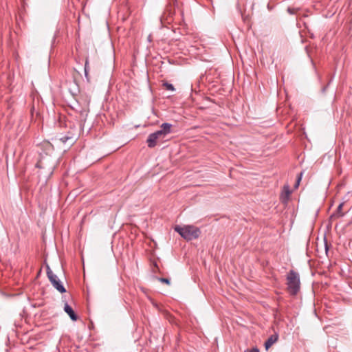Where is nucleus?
I'll return each instance as SVG.
<instances>
[{
  "mask_svg": "<svg viewBox=\"0 0 352 352\" xmlns=\"http://www.w3.org/2000/svg\"><path fill=\"white\" fill-rule=\"evenodd\" d=\"M173 125L170 123H163L160 129L148 135L146 144L148 148H154L158 142H163L168 135L172 133Z\"/></svg>",
  "mask_w": 352,
  "mask_h": 352,
  "instance_id": "1",
  "label": "nucleus"
},
{
  "mask_svg": "<svg viewBox=\"0 0 352 352\" xmlns=\"http://www.w3.org/2000/svg\"><path fill=\"white\" fill-rule=\"evenodd\" d=\"M287 289L292 296H296L300 288L299 274L294 270H290L287 275Z\"/></svg>",
  "mask_w": 352,
  "mask_h": 352,
  "instance_id": "2",
  "label": "nucleus"
},
{
  "mask_svg": "<svg viewBox=\"0 0 352 352\" xmlns=\"http://www.w3.org/2000/svg\"><path fill=\"white\" fill-rule=\"evenodd\" d=\"M175 231L187 241L197 239L201 233L200 230L194 226H185L184 227L176 226Z\"/></svg>",
  "mask_w": 352,
  "mask_h": 352,
  "instance_id": "3",
  "label": "nucleus"
},
{
  "mask_svg": "<svg viewBox=\"0 0 352 352\" xmlns=\"http://www.w3.org/2000/svg\"><path fill=\"white\" fill-rule=\"evenodd\" d=\"M47 276L52 284V285L60 293L66 292L65 287L62 285L61 282L56 274L50 270L49 267L47 269Z\"/></svg>",
  "mask_w": 352,
  "mask_h": 352,
  "instance_id": "4",
  "label": "nucleus"
},
{
  "mask_svg": "<svg viewBox=\"0 0 352 352\" xmlns=\"http://www.w3.org/2000/svg\"><path fill=\"white\" fill-rule=\"evenodd\" d=\"M64 311L69 315L72 320L76 321L78 320V316L67 302L64 305Z\"/></svg>",
  "mask_w": 352,
  "mask_h": 352,
  "instance_id": "5",
  "label": "nucleus"
},
{
  "mask_svg": "<svg viewBox=\"0 0 352 352\" xmlns=\"http://www.w3.org/2000/svg\"><path fill=\"white\" fill-rule=\"evenodd\" d=\"M278 336L277 334L270 336L265 342V348L268 350L275 342H277Z\"/></svg>",
  "mask_w": 352,
  "mask_h": 352,
  "instance_id": "6",
  "label": "nucleus"
},
{
  "mask_svg": "<svg viewBox=\"0 0 352 352\" xmlns=\"http://www.w3.org/2000/svg\"><path fill=\"white\" fill-rule=\"evenodd\" d=\"M89 58H87L85 63V76L88 82H89Z\"/></svg>",
  "mask_w": 352,
  "mask_h": 352,
  "instance_id": "7",
  "label": "nucleus"
},
{
  "mask_svg": "<svg viewBox=\"0 0 352 352\" xmlns=\"http://www.w3.org/2000/svg\"><path fill=\"white\" fill-rule=\"evenodd\" d=\"M343 205H344V203H341L339 204V206H338V208L336 210V213L334 214L333 216H335V215H337L338 217H343L344 216V213L341 212Z\"/></svg>",
  "mask_w": 352,
  "mask_h": 352,
  "instance_id": "8",
  "label": "nucleus"
},
{
  "mask_svg": "<svg viewBox=\"0 0 352 352\" xmlns=\"http://www.w3.org/2000/svg\"><path fill=\"white\" fill-rule=\"evenodd\" d=\"M162 85L167 90H169V91H174L175 90L174 86L172 84H170V83H169L168 82H163Z\"/></svg>",
  "mask_w": 352,
  "mask_h": 352,
  "instance_id": "9",
  "label": "nucleus"
},
{
  "mask_svg": "<svg viewBox=\"0 0 352 352\" xmlns=\"http://www.w3.org/2000/svg\"><path fill=\"white\" fill-rule=\"evenodd\" d=\"M69 140H73V138L69 135H63L61 138H60V140L63 143L67 142Z\"/></svg>",
  "mask_w": 352,
  "mask_h": 352,
  "instance_id": "10",
  "label": "nucleus"
},
{
  "mask_svg": "<svg viewBox=\"0 0 352 352\" xmlns=\"http://www.w3.org/2000/svg\"><path fill=\"white\" fill-rule=\"evenodd\" d=\"M302 173H300L298 175L297 180H296V184H295V188H298V187L299 184H300V182L301 178H302Z\"/></svg>",
  "mask_w": 352,
  "mask_h": 352,
  "instance_id": "11",
  "label": "nucleus"
},
{
  "mask_svg": "<svg viewBox=\"0 0 352 352\" xmlns=\"http://www.w3.org/2000/svg\"><path fill=\"white\" fill-rule=\"evenodd\" d=\"M159 280L163 283H166L167 285H169L170 284V280L168 278H159Z\"/></svg>",
  "mask_w": 352,
  "mask_h": 352,
  "instance_id": "12",
  "label": "nucleus"
},
{
  "mask_svg": "<svg viewBox=\"0 0 352 352\" xmlns=\"http://www.w3.org/2000/svg\"><path fill=\"white\" fill-rule=\"evenodd\" d=\"M35 166H36V168H44V166H43V163H42L41 160H38V161L37 162V163L36 164Z\"/></svg>",
  "mask_w": 352,
  "mask_h": 352,
  "instance_id": "13",
  "label": "nucleus"
},
{
  "mask_svg": "<svg viewBox=\"0 0 352 352\" xmlns=\"http://www.w3.org/2000/svg\"><path fill=\"white\" fill-rule=\"evenodd\" d=\"M244 352H259V349H258V348H257L256 346V347H253L251 349H247Z\"/></svg>",
  "mask_w": 352,
  "mask_h": 352,
  "instance_id": "14",
  "label": "nucleus"
},
{
  "mask_svg": "<svg viewBox=\"0 0 352 352\" xmlns=\"http://www.w3.org/2000/svg\"><path fill=\"white\" fill-rule=\"evenodd\" d=\"M284 189L285 190V193H286L287 196H289L290 195V193H291V192L289 190V186H285Z\"/></svg>",
  "mask_w": 352,
  "mask_h": 352,
  "instance_id": "15",
  "label": "nucleus"
},
{
  "mask_svg": "<svg viewBox=\"0 0 352 352\" xmlns=\"http://www.w3.org/2000/svg\"><path fill=\"white\" fill-rule=\"evenodd\" d=\"M287 11L290 14H294V10L292 8H288Z\"/></svg>",
  "mask_w": 352,
  "mask_h": 352,
  "instance_id": "16",
  "label": "nucleus"
}]
</instances>
